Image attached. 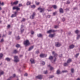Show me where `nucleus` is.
Masks as SVG:
<instances>
[{"mask_svg": "<svg viewBox=\"0 0 80 80\" xmlns=\"http://www.w3.org/2000/svg\"><path fill=\"white\" fill-rule=\"evenodd\" d=\"M14 61L16 63L17 62H19V59H18V56H15L14 57Z\"/></svg>", "mask_w": 80, "mask_h": 80, "instance_id": "nucleus-1", "label": "nucleus"}, {"mask_svg": "<svg viewBox=\"0 0 80 80\" xmlns=\"http://www.w3.org/2000/svg\"><path fill=\"white\" fill-rule=\"evenodd\" d=\"M52 54L54 55V57H55V59L54 60V62H55L56 60H57V59H56V57L57 56V53L53 51L52 52Z\"/></svg>", "mask_w": 80, "mask_h": 80, "instance_id": "nucleus-2", "label": "nucleus"}, {"mask_svg": "<svg viewBox=\"0 0 80 80\" xmlns=\"http://www.w3.org/2000/svg\"><path fill=\"white\" fill-rule=\"evenodd\" d=\"M24 45H25L26 46H27V45H28L30 44V43L29 42V41L28 40H26V41H24Z\"/></svg>", "mask_w": 80, "mask_h": 80, "instance_id": "nucleus-3", "label": "nucleus"}, {"mask_svg": "<svg viewBox=\"0 0 80 80\" xmlns=\"http://www.w3.org/2000/svg\"><path fill=\"white\" fill-rule=\"evenodd\" d=\"M55 46L56 47H60L61 46V44L60 42H56L55 43Z\"/></svg>", "mask_w": 80, "mask_h": 80, "instance_id": "nucleus-4", "label": "nucleus"}, {"mask_svg": "<svg viewBox=\"0 0 80 80\" xmlns=\"http://www.w3.org/2000/svg\"><path fill=\"white\" fill-rule=\"evenodd\" d=\"M14 14H12V16H11V17L12 18L15 17H17V12H14Z\"/></svg>", "mask_w": 80, "mask_h": 80, "instance_id": "nucleus-5", "label": "nucleus"}, {"mask_svg": "<svg viewBox=\"0 0 80 80\" xmlns=\"http://www.w3.org/2000/svg\"><path fill=\"white\" fill-rule=\"evenodd\" d=\"M12 9L13 10H20V8L17 6H16L13 7Z\"/></svg>", "mask_w": 80, "mask_h": 80, "instance_id": "nucleus-6", "label": "nucleus"}, {"mask_svg": "<svg viewBox=\"0 0 80 80\" xmlns=\"http://www.w3.org/2000/svg\"><path fill=\"white\" fill-rule=\"evenodd\" d=\"M47 56V54H41L40 55V57H42V58H43V57H46Z\"/></svg>", "mask_w": 80, "mask_h": 80, "instance_id": "nucleus-7", "label": "nucleus"}, {"mask_svg": "<svg viewBox=\"0 0 80 80\" xmlns=\"http://www.w3.org/2000/svg\"><path fill=\"white\" fill-rule=\"evenodd\" d=\"M36 78H38V79H41L42 78V75H40L36 76Z\"/></svg>", "mask_w": 80, "mask_h": 80, "instance_id": "nucleus-8", "label": "nucleus"}, {"mask_svg": "<svg viewBox=\"0 0 80 80\" xmlns=\"http://www.w3.org/2000/svg\"><path fill=\"white\" fill-rule=\"evenodd\" d=\"M35 14V12L33 13L32 15V16H30V18H31V19H33V18H34Z\"/></svg>", "mask_w": 80, "mask_h": 80, "instance_id": "nucleus-9", "label": "nucleus"}, {"mask_svg": "<svg viewBox=\"0 0 80 80\" xmlns=\"http://www.w3.org/2000/svg\"><path fill=\"white\" fill-rule=\"evenodd\" d=\"M38 9V10H40V12H41V13H42V12H44V9L43 8H39Z\"/></svg>", "mask_w": 80, "mask_h": 80, "instance_id": "nucleus-10", "label": "nucleus"}, {"mask_svg": "<svg viewBox=\"0 0 80 80\" xmlns=\"http://www.w3.org/2000/svg\"><path fill=\"white\" fill-rule=\"evenodd\" d=\"M18 3V1H16L14 2H11V4L12 5H17Z\"/></svg>", "mask_w": 80, "mask_h": 80, "instance_id": "nucleus-11", "label": "nucleus"}, {"mask_svg": "<svg viewBox=\"0 0 80 80\" xmlns=\"http://www.w3.org/2000/svg\"><path fill=\"white\" fill-rule=\"evenodd\" d=\"M72 59L69 58L68 59L67 61V62L68 63H70L71 62H72Z\"/></svg>", "mask_w": 80, "mask_h": 80, "instance_id": "nucleus-12", "label": "nucleus"}, {"mask_svg": "<svg viewBox=\"0 0 80 80\" xmlns=\"http://www.w3.org/2000/svg\"><path fill=\"white\" fill-rule=\"evenodd\" d=\"M75 47V46L73 45H71L69 46V48L70 49H72V48H73Z\"/></svg>", "mask_w": 80, "mask_h": 80, "instance_id": "nucleus-13", "label": "nucleus"}, {"mask_svg": "<svg viewBox=\"0 0 80 80\" xmlns=\"http://www.w3.org/2000/svg\"><path fill=\"white\" fill-rule=\"evenodd\" d=\"M30 62H31V63H35V60L33 59H31L30 60Z\"/></svg>", "mask_w": 80, "mask_h": 80, "instance_id": "nucleus-14", "label": "nucleus"}, {"mask_svg": "<svg viewBox=\"0 0 80 80\" xmlns=\"http://www.w3.org/2000/svg\"><path fill=\"white\" fill-rule=\"evenodd\" d=\"M55 34H50L49 35V37H50V38H52L54 37V36L55 35Z\"/></svg>", "mask_w": 80, "mask_h": 80, "instance_id": "nucleus-15", "label": "nucleus"}, {"mask_svg": "<svg viewBox=\"0 0 80 80\" xmlns=\"http://www.w3.org/2000/svg\"><path fill=\"white\" fill-rule=\"evenodd\" d=\"M38 37H40L41 38L43 37V35L41 33L38 34Z\"/></svg>", "mask_w": 80, "mask_h": 80, "instance_id": "nucleus-16", "label": "nucleus"}, {"mask_svg": "<svg viewBox=\"0 0 80 80\" xmlns=\"http://www.w3.org/2000/svg\"><path fill=\"white\" fill-rule=\"evenodd\" d=\"M59 12L60 13H63V10L62 8H60L59 9Z\"/></svg>", "mask_w": 80, "mask_h": 80, "instance_id": "nucleus-17", "label": "nucleus"}, {"mask_svg": "<svg viewBox=\"0 0 80 80\" xmlns=\"http://www.w3.org/2000/svg\"><path fill=\"white\" fill-rule=\"evenodd\" d=\"M52 7H53L54 9H56V8H57V6H56V5H54L52 6V7H50V8H52Z\"/></svg>", "mask_w": 80, "mask_h": 80, "instance_id": "nucleus-18", "label": "nucleus"}, {"mask_svg": "<svg viewBox=\"0 0 80 80\" xmlns=\"http://www.w3.org/2000/svg\"><path fill=\"white\" fill-rule=\"evenodd\" d=\"M48 67H50V70H52L53 69V67L51 66L50 65H48Z\"/></svg>", "mask_w": 80, "mask_h": 80, "instance_id": "nucleus-19", "label": "nucleus"}, {"mask_svg": "<svg viewBox=\"0 0 80 80\" xmlns=\"http://www.w3.org/2000/svg\"><path fill=\"white\" fill-rule=\"evenodd\" d=\"M33 48V46L30 47L28 49V51H30L31 50H32Z\"/></svg>", "mask_w": 80, "mask_h": 80, "instance_id": "nucleus-20", "label": "nucleus"}, {"mask_svg": "<svg viewBox=\"0 0 80 80\" xmlns=\"http://www.w3.org/2000/svg\"><path fill=\"white\" fill-rule=\"evenodd\" d=\"M49 59L50 60H53V57L52 56H51L49 57Z\"/></svg>", "mask_w": 80, "mask_h": 80, "instance_id": "nucleus-21", "label": "nucleus"}, {"mask_svg": "<svg viewBox=\"0 0 80 80\" xmlns=\"http://www.w3.org/2000/svg\"><path fill=\"white\" fill-rule=\"evenodd\" d=\"M4 73V72L3 71H0V77L2 75H3Z\"/></svg>", "mask_w": 80, "mask_h": 80, "instance_id": "nucleus-22", "label": "nucleus"}, {"mask_svg": "<svg viewBox=\"0 0 80 80\" xmlns=\"http://www.w3.org/2000/svg\"><path fill=\"white\" fill-rule=\"evenodd\" d=\"M68 62L65 63L64 64V66H65V67H66V66H67L68 65Z\"/></svg>", "mask_w": 80, "mask_h": 80, "instance_id": "nucleus-23", "label": "nucleus"}, {"mask_svg": "<svg viewBox=\"0 0 80 80\" xmlns=\"http://www.w3.org/2000/svg\"><path fill=\"white\" fill-rule=\"evenodd\" d=\"M79 32L80 31L78 30L75 31V33H77V34H78V33H79Z\"/></svg>", "mask_w": 80, "mask_h": 80, "instance_id": "nucleus-24", "label": "nucleus"}, {"mask_svg": "<svg viewBox=\"0 0 80 80\" xmlns=\"http://www.w3.org/2000/svg\"><path fill=\"white\" fill-rule=\"evenodd\" d=\"M6 60H7V61H8V62H9V61H10V59L7 58H6Z\"/></svg>", "mask_w": 80, "mask_h": 80, "instance_id": "nucleus-25", "label": "nucleus"}, {"mask_svg": "<svg viewBox=\"0 0 80 80\" xmlns=\"http://www.w3.org/2000/svg\"><path fill=\"white\" fill-rule=\"evenodd\" d=\"M57 74H60V70H58L57 71Z\"/></svg>", "mask_w": 80, "mask_h": 80, "instance_id": "nucleus-26", "label": "nucleus"}, {"mask_svg": "<svg viewBox=\"0 0 80 80\" xmlns=\"http://www.w3.org/2000/svg\"><path fill=\"white\" fill-rule=\"evenodd\" d=\"M13 53H18V52L17 50H14Z\"/></svg>", "mask_w": 80, "mask_h": 80, "instance_id": "nucleus-27", "label": "nucleus"}, {"mask_svg": "<svg viewBox=\"0 0 80 80\" xmlns=\"http://www.w3.org/2000/svg\"><path fill=\"white\" fill-rule=\"evenodd\" d=\"M51 32H56V31L54 30H52L51 29Z\"/></svg>", "mask_w": 80, "mask_h": 80, "instance_id": "nucleus-28", "label": "nucleus"}, {"mask_svg": "<svg viewBox=\"0 0 80 80\" xmlns=\"http://www.w3.org/2000/svg\"><path fill=\"white\" fill-rule=\"evenodd\" d=\"M41 65H45V62H41Z\"/></svg>", "mask_w": 80, "mask_h": 80, "instance_id": "nucleus-29", "label": "nucleus"}, {"mask_svg": "<svg viewBox=\"0 0 80 80\" xmlns=\"http://www.w3.org/2000/svg\"><path fill=\"white\" fill-rule=\"evenodd\" d=\"M30 3H31L30 2H28L27 3V5H30Z\"/></svg>", "mask_w": 80, "mask_h": 80, "instance_id": "nucleus-30", "label": "nucleus"}, {"mask_svg": "<svg viewBox=\"0 0 80 80\" xmlns=\"http://www.w3.org/2000/svg\"><path fill=\"white\" fill-rule=\"evenodd\" d=\"M15 76H16V75H15V74H14L13 75V76H11V77L12 78H14V77H15Z\"/></svg>", "mask_w": 80, "mask_h": 80, "instance_id": "nucleus-31", "label": "nucleus"}, {"mask_svg": "<svg viewBox=\"0 0 80 80\" xmlns=\"http://www.w3.org/2000/svg\"><path fill=\"white\" fill-rule=\"evenodd\" d=\"M2 57H3V54L2 53H0V59L2 58Z\"/></svg>", "mask_w": 80, "mask_h": 80, "instance_id": "nucleus-32", "label": "nucleus"}, {"mask_svg": "<svg viewBox=\"0 0 80 80\" xmlns=\"http://www.w3.org/2000/svg\"><path fill=\"white\" fill-rule=\"evenodd\" d=\"M20 45L19 44H17L16 45V47H17V48H18V47H20Z\"/></svg>", "mask_w": 80, "mask_h": 80, "instance_id": "nucleus-33", "label": "nucleus"}, {"mask_svg": "<svg viewBox=\"0 0 80 80\" xmlns=\"http://www.w3.org/2000/svg\"><path fill=\"white\" fill-rule=\"evenodd\" d=\"M78 55H79V53H78L75 55V57L76 58H77Z\"/></svg>", "mask_w": 80, "mask_h": 80, "instance_id": "nucleus-34", "label": "nucleus"}, {"mask_svg": "<svg viewBox=\"0 0 80 80\" xmlns=\"http://www.w3.org/2000/svg\"><path fill=\"white\" fill-rule=\"evenodd\" d=\"M31 7L32 8H35V5L31 6Z\"/></svg>", "mask_w": 80, "mask_h": 80, "instance_id": "nucleus-35", "label": "nucleus"}, {"mask_svg": "<svg viewBox=\"0 0 80 80\" xmlns=\"http://www.w3.org/2000/svg\"><path fill=\"white\" fill-rule=\"evenodd\" d=\"M47 32L48 33H52V32H51V30H50L48 31Z\"/></svg>", "mask_w": 80, "mask_h": 80, "instance_id": "nucleus-36", "label": "nucleus"}, {"mask_svg": "<svg viewBox=\"0 0 80 80\" xmlns=\"http://www.w3.org/2000/svg\"><path fill=\"white\" fill-rule=\"evenodd\" d=\"M54 77V76L53 75L50 76L49 77V78H52Z\"/></svg>", "mask_w": 80, "mask_h": 80, "instance_id": "nucleus-37", "label": "nucleus"}, {"mask_svg": "<svg viewBox=\"0 0 80 80\" xmlns=\"http://www.w3.org/2000/svg\"><path fill=\"white\" fill-rule=\"evenodd\" d=\"M24 31V29H21V33L23 32Z\"/></svg>", "mask_w": 80, "mask_h": 80, "instance_id": "nucleus-38", "label": "nucleus"}, {"mask_svg": "<svg viewBox=\"0 0 80 80\" xmlns=\"http://www.w3.org/2000/svg\"><path fill=\"white\" fill-rule=\"evenodd\" d=\"M80 37V35H78L77 37V39H79Z\"/></svg>", "mask_w": 80, "mask_h": 80, "instance_id": "nucleus-39", "label": "nucleus"}, {"mask_svg": "<svg viewBox=\"0 0 80 80\" xmlns=\"http://www.w3.org/2000/svg\"><path fill=\"white\" fill-rule=\"evenodd\" d=\"M71 71L72 73H73V72H74V69L73 68H72L71 69Z\"/></svg>", "mask_w": 80, "mask_h": 80, "instance_id": "nucleus-40", "label": "nucleus"}, {"mask_svg": "<svg viewBox=\"0 0 80 80\" xmlns=\"http://www.w3.org/2000/svg\"><path fill=\"white\" fill-rule=\"evenodd\" d=\"M12 79V78L10 77L7 80H11Z\"/></svg>", "mask_w": 80, "mask_h": 80, "instance_id": "nucleus-41", "label": "nucleus"}, {"mask_svg": "<svg viewBox=\"0 0 80 80\" xmlns=\"http://www.w3.org/2000/svg\"><path fill=\"white\" fill-rule=\"evenodd\" d=\"M16 38L17 40H19V39H20V38L19 36H18L17 37H16Z\"/></svg>", "mask_w": 80, "mask_h": 80, "instance_id": "nucleus-42", "label": "nucleus"}, {"mask_svg": "<svg viewBox=\"0 0 80 80\" xmlns=\"http://www.w3.org/2000/svg\"><path fill=\"white\" fill-rule=\"evenodd\" d=\"M44 74H47V71H45L44 72Z\"/></svg>", "mask_w": 80, "mask_h": 80, "instance_id": "nucleus-43", "label": "nucleus"}, {"mask_svg": "<svg viewBox=\"0 0 80 80\" xmlns=\"http://www.w3.org/2000/svg\"><path fill=\"white\" fill-rule=\"evenodd\" d=\"M25 18H22V22H25Z\"/></svg>", "mask_w": 80, "mask_h": 80, "instance_id": "nucleus-44", "label": "nucleus"}, {"mask_svg": "<svg viewBox=\"0 0 80 80\" xmlns=\"http://www.w3.org/2000/svg\"><path fill=\"white\" fill-rule=\"evenodd\" d=\"M62 21H63V22H64V21H65V18H62Z\"/></svg>", "mask_w": 80, "mask_h": 80, "instance_id": "nucleus-45", "label": "nucleus"}, {"mask_svg": "<svg viewBox=\"0 0 80 80\" xmlns=\"http://www.w3.org/2000/svg\"><path fill=\"white\" fill-rule=\"evenodd\" d=\"M54 28H58V26H55Z\"/></svg>", "mask_w": 80, "mask_h": 80, "instance_id": "nucleus-46", "label": "nucleus"}, {"mask_svg": "<svg viewBox=\"0 0 80 80\" xmlns=\"http://www.w3.org/2000/svg\"><path fill=\"white\" fill-rule=\"evenodd\" d=\"M36 3L37 5H39L40 3H39V2H36Z\"/></svg>", "mask_w": 80, "mask_h": 80, "instance_id": "nucleus-47", "label": "nucleus"}, {"mask_svg": "<svg viewBox=\"0 0 80 80\" xmlns=\"http://www.w3.org/2000/svg\"><path fill=\"white\" fill-rule=\"evenodd\" d=\"M22 4H19V7H22Z\"/></svg>", "mask_w": 80, "mask_h": 80, "instance_id": "nucleus-48", "label": "nucleus"}, {"mask_svg": "<svg viewBox=\"0 0 80 80\" xmlns=\"http://www.w3.org/2000/svg\"><path fill=\"white\" fill-rule=\"evenodd\" d=\"M47 18H50V15H48L47 17Z\"/></svg>", "mask_w": 80, "mask_h": 80, "instance_id": "nucleus-49", "label": "nucleus"}, {"mask_svg": "<svg viewBox=\"0 0 80 80\" xmlns=\"http://www.w3.org/2000/svg\"><path fill=\"white\" fill-rule=\"evenodd\" d=\"M3 42V39H2L1 41H0V42Z\"/></svg>", "mask_w": 80, "mask_h": 80, "instance_id": "nucleus-50", "label": "nucleus"}, {"mask_svg": "<svg viewBox=\"0 0 80 80\" xmlns=\"http://www.w3.org/2000/svg\"><path fill=\"white\" fill-rule=\"evenodd\" d=\"M70 2L69 1H68L67 2V4H69L70 3Z\"/></svg>", "mask_w": 80, "mask_h": 80, "instance_id": "nucleus-51", "label": "nucleus"}, {"mask_svg": "<svg viewBox=\"0 0 80 80\" xmlns=\"http://www.w3.org/2000/svg\"><path fill=\"white\" fill-rule=\"evenodd\" d=\"M67 72V70H65V71H62V72L63 73H64V72Z\"/></svg>", "mask_w": 80, "mask_h": 80, "instance_id": "nucleus-52", "label": "nucleus"}, {"mask_svg": "<svg viewBox=\"0 0 80 80\" xmlns=\"http://www.w3.org/2000/svg\"><path fill=\"white\" fill-rule=\"evenodd\" d=\"M27 75H28V74L27 73H26L24 74V76H25L26 77H27Z\"/></svg>", "mask_w": 80, "mask_h": 80, "instance_id": "nucleus-53", "label": "nucleus"}, {"mask_svg": "<svg viewBox=\"0 0 80 80\" xmlns=\"http://www.w3.org/2000/svg\"><path fill=\"white\" fill-rule=\"evenodd\" d=\"M34 33V32L32 31L31 32L32 35H33Z\"/></svg>", "mask_w": 80, "mask_h": 80, "instance_id": "nucleus-54", "label": "nucleus"}, {"mask_svg": "<svg viewBox=\"0 0 80 80\" xmlns=\"http://www.w3.org/2000/svg\"><path fill=\"white\" fill-rule=\"evenodd\" d=\"M23 28V26L21 25V29H22V28Z\"/></svg>", "mask_w": 80, "mask_h": 80, "instance_id": "nucleus-55", "label": "nucleus"}, {"mask_svg": "<svg viewBox=\"0 0 80 80\" xmlns=\"http://www.w3.org/2000/svg\"><path fill=\"white\" fill-rule=\"evenodd\" d=\"M12 34V32H9V35H11Z\"/></svg>", "mask_w": 80, "mask_h": 80, "instance_id": "nucleus-56", "label": "nucleus"}, {"mask_svg": "<svg viewBox=\"0 0 80 80\" xmlns=\"http://www.w3.org/2000/svg\"><path fill=\"white\" fill-rule=\"evenodd\" d=\"M10 25H8V28H10Z\"/></svg>", "mask_w": 80, "mask_h": 80, "instance_id": "nucleus-57", "label": "nucleus"}, {"mask_svg": "<svg viewBox=\"0 0 80 80\" xmlns=\"http://www.w3.org/2000/svg\"><path fill=\"white\" fill-rule=\"evenodd\" d=\"M59 57H62V54H61L59 56Z\"/></svg>", "mask_w": 80, "mask_h": 80, "instance_id": "nucleus-58", "label": "nucleus"}, {"mask_svg": "<svg viewBox=\"0 0 80 80\" xmlns=\"http://www.w3.org/2000/svg\"><path fill=\"white\" fill-rule=\"evenodd\" d=\"M48 11V12H51V11H52L51 10H48V9H47Z\"/></svg>", "mask_w": 80, "mask_h": 80, "instance_id": "nucleus-59", "label": "nucleus"}, {"mask_svg": "<svg viewBox=\"0 0 80 80\" xmlns=\"http://www.w3.org/2000/svg\"><path fill=\"white\" fill-rule=\"evenodd\" d=\"M1 4L2 5H4V3L3 2H2Z\"/></svg>", "mask_w": 80, "mask_h": 80, "instance_id": "nucleus-60", "label": "nucleus"}, {"mask_svg": "<svg viewBox=\"0 0 80 80\" xmlns=\"http://www.w3.org/2000/svg\"><path fill=\"white\" fill-rule=\"evenodd\" d=\"M6 36V35H3L2 37H5Z\"/></svg>", "mask_w": 80, "mask_h": 80, "instance_id": "nucleus-61", "label": "nucleus"}, {"mask_svg": "<svg viewBox=\"0 0 80 80\" xmlns=\"http://www.w3.org/2000/svg\"><path fill=\"white\" fill-rule=\"evenodd\" d=\"M39 53V51H38L36 52V53Z\"/></svg>", "mask_w": 80, "mask_h": 80, "instance_id": "nucleus-62", "label": "nucleus"}, {"mask_svg": "<svg viewBox=\"0 0 80 80\" xmlns=\"http://www.w3.org/2000/svg\"><path fill=\"white\" fill-rule=\"evenodd\" d=\"M53 15H55V14H56V13L55 12H54L53 13Z\"/></svg>", "mask_w": 80, "mask_h": 80, "instance_id": "nucleus-63", "label": "nucleus"}, {"mask_svg": "<svg viewBox=\"0 0 80 80\" xmlns=\"http://www.w3.org/2000/svg\"><path fill=\"white\" fill-rule=\"evenodd\" d=\"M77 80H80V79L79 78H78L77 79Z\"/></svg>", "mask_w": 80, "mask_h": 80, "instance_id": "nucleus-64", "label": "nucleus"}]
</instances>
